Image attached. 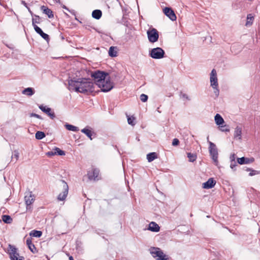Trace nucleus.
<instances>
[{
	"instance_id": "nucleus-54",
	"label": "nucleus",
	"mask_w": 260,
	"mask_h": 260,
	"mask_svg": "<svg viewBox=\"0 0 260 260\" xmlns=\"http://www.w3.org/2000/svg\"><path fill=\"white\" fill-rule=\"evenodd\" d=\"M250 169H247V171H250Z\"/></svg>"
},
{
	"instance_id": "nucleus-45",
	"label": "nucleus",
	"mask_w": 260,
	"mask_h": 260,
	"mask_svg": "<svg viewBox=\"0 0 260 260\" xmlns=\"http://www.w3.org/2000/svg\"><path fill=\"white\" fill-rule=\"evenodd\" d=\"M231 162H233L234 164H235V154H232L230 157Z\"/></svg>"
},
{
	"instance_id": "nucleus-39",
	"label": "nucleus",
	"mask_w": 260,
	"mask_h": 260,
	"mask_svg": "<svg viewBox=\"0 0 260 260\" xmlns=\"http://www.w3.org/2000/svg\"><path fill=\"white\" fill-rule=\"evenodd\" d=\"M220 130L222 132H229L230 131L229 126L226 125H221L220 126Z\"/></svg>"
},
{
	"instance_id": "nucleus-27",
	"label": "nucleus",
	"mask_w": 260,
	"mask_h": 260,
	"mask_svg": "<svg viewBox=\"0 0 260 260\" xmlns=\"http://www.w3.org/2000/svg\"><path fill=\"white\" fill-rule=\"evenodd\" d=\"M99 174V171L97 169H93L92 172V174H90L89 175V178L90 179H93L94 180H96L98 178V175Z\"/></svg>"
},
{
	"instance_id": "nucleus-30",
	"label": "nucleus",
	"mask_w": 260,
	"mask_h": 260,
	"mask_svg": "<svg viewBox=\"0 0 260 260\" xmlns=\"http://www.w3.org/2000/svg\"><path fill=\"white\" fill-rule=\"evenodd\" d=\"M2 220L6 223H10L12 221V218L10 216L8 215H4L2 216Z\"/></svg>"
},
{
	"instance_id": "nucleus-23",
	"label": "nucleus",
	"mask_w": 260,
	"mask_h": 260,
	"mask_svg": "<svg viewBox=\"0 0 260 260\" xmlns=\"http://www.w3.org/2000/svg\"><path fill=\"white\" fill-rule=\"evenodd\" d=\"M22 93L28 96H31L35 93V91L32 88L27 87L22 91Z\"/></svg>"
},
{
	"instance_id": "nucleus-34",
	"label": "nucleus",
	"mask_w": 260,
	"mask_h": 260,
	"mask_svg": "<svg viewBox=\"0 0 260 260\" xmlns=\"http://www.w3.org/2000/svg\"><path fill=\"white\" fill-rule=\"evenodd\" d=\"M127 118V122L129 124L131 125H135V118L134 116H129L128 115H126Z\"/></svg>"
},
{
	"instance_id": "nucleus-28",
	"label": "nucleus",
	"mask_w": 260,
	"mask_h": 260,
	"mask_svg": "<svg viewBox=\"0 0 260 260\" xmlns=\"http://www.w3.org/2000/svg\"><path fill=\"white\" fill-rule=\"evenodd\" d=\"M42 232L41 231L37 230H32L29 233V235L34 237L39 238L42 236Z\"/></svg>"
},
{
	"instance_id": "nucleus-32",
	"label": "nucleus",
	"mask_w": 260,
	"mask_h": 260,
	"mask_svg": "<svg viewBox=\"0 0 260 260\" xmlns=\"http://www.w3.org/2000/svg\"><path fill=\"white\" fill-rule=\"evenodd\" d=\"M109 55L111 57H115L117 56V52L115 50L114 47L111 46L109 50Z\"/></svg>"
},
{
	"instance_id": "nucleus-21",
	"label": "nucleus",
	"mask_w": 260,
	"mask_h": 260,
	"mask_svg": "<svg viewBox=\"0 0 260 260\" xmlns=\"http://www.w3.org/2000/svg\"><path fill=\"white\" fill-rule=\"evenodd\" d=\"M215 123L218 125H221L224 123V120L219 114H216L214 117Z\"/></svg>"
},
{
	"instance_id": "nucleus-38",
	"label": "nucleus",
	"mask_w": 260,
	"mask_h": 260,
	"mask_svg": "<svg viewBox=\"0 0 260 260\" xmlns=\"http://www.w3.org/2000/svg\"><path fill=\"white\" fill-rule=\"evenodd\" d=\"M140 100L143 102H145L148 100V96L145 94H141L140 95Z\"/></svg>"
},
{
	"instance_id": "nucleus-3",
	"label": "nucleus",
	"mask_w": 260,
	"mask_h": 260,
	"mask_svg": "<svg viewBox=\"0 0 260 260\" xmlns=\"http://www.w3.org/2000/svg\"><path fill=\"white\" fill-rule=\"evenodd\" d=\"M98 87L103 92H108L111 90L113 87V83L110 81V77L108 75L103 80L102 82H99Z\"/></svg>"
},
{
	"instance_id": "nucleus-22",
	"label": "nucleus",
	"mask_w": 260,
	"mask_h": 260,
	"mask_svg": "<svg viewBox=\"0 0 260 260\" xmlns=\"http://www.w3.org/2000/svg\"><path fill=\"white\" fill-rule=\"evenodd\" d=\"M253 20L254 17L252 16V15L251 14H248L247 16V20L245 25L246 26H251L253 23Z\"/></svg>"
},
{
	"instance_id": "nucleus-53",
	"label": "nucleus",
	"mask_w": 260,
	"mask_h": 260,
	"mask_svg": "<svg viewBox=\"0 0 260 260\" xmlns=\"http://www.w3.org/2000/svg\"><path fill=\"white\" fill-rule=\"evenodd\" d=\"M63 8L64 9H65L67 10L68 11H69V9H68V8H67L65 6H64L63 7Z\"/></svg>"
},
{
	"instance_id": "nucleus-41",
	"label": "nucleus",
	"mask_w": 260,
	"mask_h": 260,
	"mask_svg": "<svg viewBox=\"0 0 260 260\" xmlns=\"http://www.w3.org/2000/svg\"><path fill=\"white\" fill-rule=\"evenodd\" d=\"M179 141L178 139L175 138L173 140L172 145L177 146L179 144Z\"/></svg>"
},
{
	"instance_id": "nucleus-44",
	"label": "nucleus",
	"mask_w": 260,
	"mask_h": 260,
	"mask_svg": "<svg viewBox=\"0 0 260 260\" xmlns=\"http://www.w3.org/2000/svg\"><path fill=\"white\" fill-rule=\"evenodd\" d=\"M258 173L257 171L252 170L249 174L250 176H252L253 175H255L256 174H257Z\"/></svg>"
},
{
	"instance_id": "nucleus-40",
	"label": "nucleus",
	"mask_w": 260,
	"mask_h": 260,
	"mask_svg": "<svg viewBox=\"0 0 260 260\" xmlns=\"http://www.w3.org/2000/svg\"><path fill=\"white\" fill-rule=\"evenodd\" d=\"M214 89V93L216 96V97H218L219 94V90L218 89V86H216V88H213Z\"/></svg>"
},
{
	"instance_id": "nucleus-13",
	"label": "nucleus",
	"mask_w": 260,
	"mask_h": 260,
	"mask_svg": "<svg viewBox=\"0 0 260 260\" xmlns=\"http://www.w3.org/2000/svg\"><path fill=\"white\" fill-rule=\"evenodd\" d=\"M39 109L42 110L43 112L47 114L51 119H53L55 117V114L52 111L51 109L46 106L41 105L39 106Z\"/></svg>"
},
{
	"instance_id": "nucleus-25",
	"label": "nucleus",
	"mask_w": 260,
	"mask_h": 260,
	"mask_svg": "<svg viewBox=\"0 0 260 260\" xmlns=\"http://www.w3.org/2000/svg\"><path fill=\"white\" fill-rule=\"evenodd\" d=\"M157 154L155 152H151L147 155V159L148 162H151L157 158Z\"/></svg>"
},
{
	"instance_id": "nucleus-15",
	"label": "nucleus",
	"mask_w": 260,
	"mask_h": 260,
	"mask_svg": "<svg viewBox=\"0 0 260 260\" xmlns=\"http://www.w3.org/2000/svg\"><path fill=\"white\" fill-rule=\"evenodd\" d=\"M34 29L36 32L39 34L44 40L47 41L49 40V36L47 34L44 33L39 26H35Z\"/></svg>"
},
{
	"instance_id": "nucleus-47",
	"label": "nucleus",
	"mask_w": 260,
	"mask_h": 260,
	"mask_svg": "<svg viewBox=\"0 0 260 260\" xmlns=\"http://www.w3.org/2000/svg\"><path fill=\"white\" fill-rule=\"evenodd\" d=\"M21 4L22 5H23L24 7H25L26 8H27L28 7V6H27V3L24 1H21Z\"/></svg>"
},
{
	"instance_id": "nucleus-4",
	"label": "nucleus",
	"mask_w": 260,
	"mask_h": 260,
	"mask_svg": "<svg viewBox=\"0 0 260 260\" xmlns=\"http://www.w3.org/2000/svg\"><path fill=\"white\" fill-rule=\"evenodd\" d=\"M8 253L9 254L11 260H24L23 256H20L18 252V249L13 245H9Z\"/></svg>"
},
{
	"instance_id": "nucleus-51",
	"label": "nucleus",
	"mask_w": 260,
	"mask_h": 260,
	"mask_svg": "<svg viewBox=\"0 0 260 260\" xmlns=\"http://www.w3.org/2000/svg\"><path fill=\"white\" fill-rule=\"evenodd\" d=\"M26 8L28 10L29 13L32 15L33 14V13H32V11H31V10L30 9V8L28 7Z\"/></svg>"
},
{
	"instance_id": "nucleus-24",
	"label": "nucleus",
	"mask_w": 260,
	"mask_h": 260,
	"mask_svg": "<svg viewBox=\"0 0 260 260\" xmlns=\"http://www.w3.org/2000/svg\"><path fill=\"white\" fill-rule=\"evenodd\" d=\"M102 11L100 10H95L92 13V16L96 19H99L102 16Z\"/></svg>"
},
{
	"instance_id": "nucleus-31",
	"label": "nucleus",
	"mask_w": 260,
	"mask_h": 260,
	"mask_svg": "<svg viewBox=\"0 0 260 260\" xmlns=\"http://www.w3.org/2000/svg\"><path fill=\"white\" fill-rule=\"evenodd\" d=\"M45 137V134L41 131H38L35 135L36 139L37 140H41Z\"/></svg>"
},
{
	"instance_id": "nucleus-35",
	"label": "nucleus",
	"mask_w": 260,
	"mask_h": 260,
	"mask_svg": "<svg viewBox=\"0 0 260 260\" xmlns=\"http://www.w3.org/2000/svg\"><path fill=\"white\" fill-rule=\"evenodd\" d=\"M54 152H55V155H60V156L65 155L64 151L63 150H61L59 148L55 147V149H54Z\"/></svg>"
},
{
	"instance_id": "nucleus-33",
	"label": "nucleus",
	"mask_w": 260,
	"mask_h": 260,
	"mask_svg": "<svg viewBox=\"0 0 260 260\" xmlns=\"http://www.w3.org/2000/svg\"><path fill=\"white\" fill-rule=\"evenodd\" d=\"M187 157L189 158V161L190 162L194 161L197 159V155L195 154L188 152L187 153Z\"/></svg>"
},
{
	"instance_id": "nucleus-43",
	"label": "nucleus",
	"mask_w": 260,
	"mask_h": 260,
	"mask_svg": "<svg viewBox=\"0 0 260 260\" xmlns=\"http://www.w3.org/2000/svg\"><path fill=\"white\" fill-rule=\"evenodd\" d=\"M30 116L31 117H35L36 118H39V119H42V118L41 117V116L37 114H36V113H31V115H30Z\"/></svg>"
},
{
	"instance_id": "nucleus-6",
	"label": "nucleus",
	"mask_w": 260,
	"mask_h": 260,
	"mask_svg": "<svg viewBox=\"0 0 260 260\" xmlns=\"http://www.w3.org/2000/svg\"><path fill=\"white\" fill-rule=\"evenodd\" d=\"M209 153L211 158L216 166L218 165V151L216 145L211 142H209Z\"/></svg>"
},
{
	"instance_id": "nucleus-7",
	"label": "nucleus",
	"mask_w": 260,
	"mask_h": 260,
	"mask_svg": "<svg viewBox=\"0 0 260 260\" xmlns=\"http://www.w3.org/2000/svg\"><path fill=\"white\" fill-rule=\"evenodd\" d=\"M164 50L160 47L151 49L149 53V55L154 59H161L164 57Z\"/></svg>"
},
{
	"instance_id": "nucleus-11",
	"label": "nucleus",
	"mask_w": 260,
	"mask_h": 260,
	"mask_svg": "<svg viewBox=\"0 0 260 260\" xmlns=\"http://www.w3.org/2000/svg\"><path fill=\"white\" fill-rule=\"evenodd\" d=\"M24 200L26 205V210H31V208L30 205L33 203L35 201V197L31 192L28 193L24 197Z\"/></svg>"
},
{
	"instance_id": "nucleus-37",
	"label": "nucleus",
	"mask_w": 260,
	"mask_h": 260,
	"mask_svg": "<svg viewBox=\"0 0 260 260\" xmlns=\"http://www.w3.org/2000/svg\"><path fill=\"white\" fill-rule=\"evenodd\" d=\"M19 152L17 150H15L14 151L13 154L12 155V159H15V161H16L19 158Z\"/></svg>"
},
{
	"instance_id": "nucleus-9",
	"label": "nucleus",
	"mask_w": 260,
	"mask_h": 260,
	"mask_svg": "<svg viewBox=\"0 0 260 260\" xmlns=\"http://www.w3.org/2000/svg\"><path fill=\"white\" fill-rule=\"evenodd\" d=\"M147 34L148 40L151 43H154L157 41L159 35L157 30L154 28L147 30Z\"/></svg>"
},
{
	"instance_id": "nucleus-20",
	"label": "nucleus",
	"mask_w": 260,
	"mask_h": 260,
	"mask_svg": "<svg viewBox=\"0 0 260 260\" xmlns=\"http://www.w3.org/2000/svg\"><path fill=\"white\" fill-rule=\"evenodd\" d=\"M241 135H242V128L240 126H237L235 128L234 131V138L235 139H237L238 140L241 139Z\"/></svg>"
},
{
	"instance_id": "nucleus-52",
	"label": "nucleus",
	"mask_w": 260,
	"mask_h": 260,
	"mask_svg": "<svg viewBox=\"0 0 260 260\" xmlns=\"http://www.w3.org/2000/svg\"><path fill=\"white\" fill-rule=\"evenodd\" d=\"M69 260H74V258L72 256H69Z\"/></svg>"
},
{
	"instance_id": "nucleus-46",
	"label": "nucleus",
	"mask_w": 260,
	"mask_h": 260,
	"mask_svg": "<svg viewBox=\"0 0 260 260\" xmlns=\"http://www.w3.org/2000/svg\"><path fill=\"white\" fill-rule=\"evenodd\" d=\"M182 97L184 99H186L187 100H189V98H188V95L186 94H182Z\"/></svg>"
},
{
	"instance_id": "nucleus-17",
	"label": "nucleus",
	"mask_w": 260,
	"mask_h": 260,
	"mask_svg": "<svg viewBox=\"0 0 260 260\" xmlns=\"http://www.w3.org/2000/svg\"><path fill=\"white\" fill-rule=\"evenodd\" d=\"M41 9L44 14L48 16L49 18H53L54 15L51 9L45 6H42Z\"/></svg>"
},
{
	"instance_id": "nucleus-10",
	"label": "nucleus",
	"mask_w": 260,
	"mask_h": 260,
	"mask_svg": "<svg viewBox=\"0 0 260 260\" xmlns=\"http://www.w3.org/2000/svg\"><path fill=\"white\" fill-rule=\"evenodd\" d=\"M210 81L211 86L212 88H216V86H218L217 73L215 69H213L211 71L210 73Z\"/></svg>"
},
{
	"instance_id": "nucleus-12",
	"label": "nucleus",
	"mask_w": 260,
	"mask_h": 260,
	"mask_svg": "<svg viewBox=\"0 0 260 260\" xmlns=\"http://www.w3.org/2000/svg\"><path fill=\"white\" fill-rule=\"evenodd\" d=\"M164 14L168 17L171 20L175 21L176 20V16L173 10L169 7H166L163 9Z\"/></svg>"
},
{
	"instance_id": "nucleus-19",
	"label": "nucleus",
	"mask_w": 260,
	"mask_h": 260,
	"mask_svg": "<svg viewBox=\"0 0 260 260\" xmlns=\"http://www.w3.org/2000/svg\"><path fill=\"white\" fill-rule=\"evenodd\" d=\"M26 243L28 246V247L30 249V250L34 253L37 252L36 248L35 247L34 244L32 243V241L31 238H27L26 240Z\"/></svg>"
},
{
	"instance_id": "nucleus-18",
	"label": "nucleus",
	"mask_w": 260,
	"mask_h": 260,
	"mask_svg": "<svg viewBox=\"0 0 260 260\" xmlns=\"http://www.w3.org/2000/svg\"><path fill=\"white\" fill-rule=\"evenodd\" d=\"M148 229L152 232H158L159 231L160 228L156 223L152 221L149 223Z\"/></svg>"
},
{
	"instance_id": "nucleus-29",
	"label": "nucleus",
	"mask_w": 260,
	"mask_h": 260,
	"mask_svg": "<svg viewBox=\"0 0 260 260\" xmlns=\"http://www.w3.org/2000/svg\"><path fill=\"white\" fill-rule=\"evenodd\" d=\"M64 126L68 131H71L73 132H77L79 130L78 127L74 126L73 125L67 123L64 125Z\"/></svg>"
},
{
	"instance_id": "nucleus-5",
	"label": "nucleus",
	"mask_w": 260,
	"mask_h": 260,
	"mask_svg": "<svg viewBox=\"0 0 260 260\" xmlns=\"http://www.w3.org/2000/svg\"><path fill=\"white\" fill-rule=\"evenodd\" d=\"M60 187L62 188V192H60L58 197L57 200L60 201H63L66 200L69 192V186L67 183L64 180L60 181Z\"/></svg>"
},
{
	"instance_id": "nucleus-49",
	"label": "nucleus",
	"mask_w": 260,
	"mask_h": 260,
	"mask_svg": "<svg viewBox=\"0 0 260 260\" xmlns=\"http://www.w3.org/2000/svg\"><path fill=\"white\" fill-rule=\"evenodd\" d=\"M26 8L28 10L29 13L32 15L33 14V13H32V11H31V10L30 9V8L28 7Z\"/></svg>"
},
{
	"instance_id": "nucleus-36",
	"label": "nucleus",
	"mask_w": 260,
	"mask_h": 260,
	"mask_svg": "<svg viewBox=\"0 0 260 260\" xmlns=\"http://www.w3.org/2000/svg\"><path fill=\"white\" fill-rule=\"evenodd\" d=\"M35 18L32 19V25L35 28V26H37L36 25V23H40V17L39 16L35 15Z\"/></svg>"
},
{
	"instance_id": "nucleus-50",
	"label": "nucleus",
	"mask_w": 260,
	"mask_h": 260,
	"mask_svg": "<svg viewBox=\"0 0 260 260\" xmlns=\"http://www.w3.org/2000/svg\"><path fill=\"white\" fill-rule=\"evenodd\" d=\"M26 8L28 10L29 13L32 15L33 14V13H32V11H31V10L30 9V8L28 7Z\"/></svg>"
},
{
	"instance_id": "nucleus-26",
	"label": "nucleus",
	"mask_w": 260,
	"mask_h": 260,
	"mask_svg": "<svg viewBox=\"0 0 260 260\" xmlns=\"http://www.w3.org/2000/svg\"><path fill=\"white\" fill-rule=\"evenodd\" d=\"M81 132L85 134L91 140L92 138V132L87 127L81 129Z\"/></svg>"
},
{
	"instance_id": "nucleus-42",
	"label": "nucleus",
	"mask_w": 260,
	"mask_h": 260,
	"mask_svg": "<svg viewBox=\"0 0 260 260\" xmlns=\"http://www.w3.org/2000/svg\"><path fill=\"white\" fill-rule=\"evenodd\" d=\"M46 155L48 156H51L55 155V152H54V150H53V151H49V152H47Z\"/></svg>"
},
{
	"instance_id": "nucleus-48",
	"label": "nucleus",
	"mask_w": 260,
	"mask_h": 260,
	"mask_svg": "<svg viewBox=\"0 0 260 260\" xmlns=\"http://www.w3.org/2000/svg\"><path fill=\"white\" fill-rule=\"evenodd\" d=\"M236 163L234 164L233 162H231V168L232 169H233L235 166H236Z\"/></svg>"
},
{
	"instance_id": "nucleus-14",
	"label": "nucleus",
	"mask_w": 260,
	"mask_h": 260,
	"mask_svg": "<svg viewBox=\"0 0 260 260\" xmlns=\"http://www.w3.org/2000/svg\"><path fill=\"white\" fill-rule=\"evenodd\" d=\"M216 184V181L213 178H209L207 181L203 183L202 187L205 189L213 188Z\"/></svg>"
},
{
	"instance_id": "nucleus-8",
	"label": "nucleus",
	"mask_w": 260,
	"mask_h": 260,
	"mask_svg": "<svg viewBox=\"0 0 260 260\" xmlns=\"http://www.w3.org/2000/svg\"><path fill=\"white\" fill-rule=\"evenodd\" d=\"M109 74L104 72L96 71L92 74L91 76L95 80V84L98 85L99 82H102L105 78H106Z\"/></svg>"
},
{
	"instance_id": "nucleus-1",
	"label": "nucleus",
	"mask_w": 260,
	"mask_h": 260,
	"mask_svg": "<svg viewBox=\"0 0 260 260\" xmlns=\"http://www.w3.org/2000/svg\"><path fill=\"white\" fill-rule=\"evenodd\" d=\"M69 87L70 90L82 93H88L94 91V83L90 79L74 78L69 80Z\"/></svg>"
},
{
	"instance_id": "nucleus-2",
	"label": "nucleus",
	"mask_w": 260,
	"mask_h": 260,
	"mask_svg": "<svg viewBox=\"0 0 260 260\" xmlns=\"http://www.w3.org/2000/svg\"><path fill=\"white\" fill-rule=\"evenodd\" d=\"M151 255L157 260H167V256L158 247H152L150 248Z\"/></svg>"
},
{
	"instance_id": "nucleus-16",
	"label": "nucleus",
	"mask_w": 260,
	"mask_h": 260,
	"mask_svg": "<svg viewBox=\"0 0 260 260\" xmlns=\"http://www.w3.org/2000/svg\"><path fill=\"white\" fill-rule=\"evenodd\" d=\"M254 161V158H247L244 157H242L241 158H238V162L240 165L243 164H248L251 163Z\"/></svg>"
}]
</instances>
